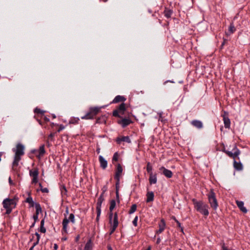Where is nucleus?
<instances>
[{
    "instance_id": "obj_48",
    "label": "nucleus",
    "mask_w": 250,
    "mask_h": 250,
    "mask_svg": "<svg viewBox=\"0 0 250 250\" xmlns=\"http://www.w3.org/2000/svg\"><path fill=\"white\" fill-rule=\"evenodd\" d=\"M64 128V126L63 125H60L58 129L57 130V131L58 132H60V131H61L62 130H63V129Z\"/></svg>"
},
{
    "instance_id": "obj_58",
    "label": "nucleus",
    "mask_w": 250,
    "mask_h": 250,
    "mask_svg": "<svg viewBox=\"0 0 250 250\" xmlns=\"http://www.w3.org/2000/svg\"><path fill=\"white\" fill-rule=\"evenodd\" d=\"M56 124H55L54 123H52L51 124V126L52 127H53Z\"/></svg>"
},
{
    "instance_id": "obj_16",
    "label": "nucleus",
    "mask_w": 250,
    "mask_h": 250,
    "mask_svg": "<svg viewBox=\"0 0 250 250\" xmlns=\"http://www.w3.org/2000/svg\"><path fill=\"white\" fill-rule=\"evenodd\" d=\"M99 160L100 164V167L103 169H105L107 167V162L105 159L101 155L99 157Z\"/></svg>"
},
{
    "instance_id": "obj_24",
    "label": "nucleus",
    "mask_w": 250,
    "mask_h": 250,
    "mask_svg": "<svg viewBox=\"0 0 250 250\" xmlns=\"http://www.w3.org/2000/svg\"><path fill=\"white\" fill-rule=\"evenodd\" d=\"M45 153V151L44 149V145L41 146L39 149V155L37 156V157L39 158H41V157L43 156V155Z\"/></svg>"
},
{
    "instance_id": "obj_38",
    "label": "nucleus",
    "mask_w": 250,
    "mask_h": 250,
    "mask_svg": "<svg viewBox=\"0 0 250 250\" xmlns=\"http://www.w3.org/2000/svg\"><path fill=\"white\" fill-rule=\"evenodd\" d=\"M61 190L62 194H65L67 192V190L65 186L63 185L61 188Z\"/></svg>"
},
{
    "instance_id": "obj_47",
    "label": "nucleus",
    "mask_w": 250,
    "mask_h": 250,
    "mask_svg": "<svg viewBox=\"0 0 250 250\" xmlns=\"http://www.w3.org/2000/svg\"><path fill=\"white\" fill-rule=\"evenodd\" d=\"M41 190L43 193H48L49 192L48 189L45 188H41Z\"/></svg>"
},
{
    "instance_id": "obj_36",
    "label": "nucleus",
    "mask_w": 250,
    "mask_h": 250,
    "mask_svg": "<svg viewBox=\"0 0 250 250\" xmlns=\"http://www.w3.org/2000/svg\"><path fill=\"white\" fill-rule=\"evenodd\" d=\"M79 121V119L78 118H74L72 119H71L70 121H69L70 124H76L78 123V121Z\"/></svg>"
},
{
    "instance_id": "obj_12",
    "label": "nucleus",
    "mask_w": 250,
    "mask_h": 250,
    "mask_svg": "<svg viewBox=\"0 0 250 250\" xmlns=\"http://www.w3.org/2000/svg\"><path fill=\"white\" fill-rule=\"evenodd\" d=\"M159 170L162 172L167 178H170L172 177L173 173L169 169L166 168L164 167H162L159 168Z\"/></svg>"
},
{
    "instance_id": "obj_42",
    "label": "nucleus",
    "mask_w": 250,
    "mask_h": 250,
    "mask_svg": "<svg viewBox=\"0 0 250 250\" xmlns=\"http://www.w3.org/2000/svg\"><path fill=\"white\" fill-rule=\"evenodd\" d=\"M138 216H136L132 221L133 225L136 227L137 226Z\"/></svg>"
},
{
    "instance_id": "obj_5",
    "label": "nucleus",
    "mask_w": 250,
    "mask_h": 250,
    "mask_svg": "<svg viewBox=\"0 0 250 250\" xmlns=\"http://www.w3.org/2000/svg\"><path fill=\"white\" fill-rule=\"evenodd\" d=\"M3 206L6 209V214H9L12 210V206L14 205V202L12 199L6 198L3 201Z\"/></svg>"
},
{
    "instance_id": "obj_41",
    "label": "nucleus",
    "mask_w": 250,
    "mask_h": 250,
    "mask_svg": "<svg viewBox=\"0 0 250 250\" xmlns=\"http://www.w3.org/2000/svg\"><path fill=\"white\" fill-rule=\"evenodd\" d=\"M101 213V209L97 210V217H96L97 221H98V220H99Z\"/></svg>"
},
{
    "instance_id": "obj_20",
    "label": "nucleus",
    "mask_w": 250,
    "mask_h": 250,
    "mask_svg": "<svg viewBox=\"0 0 250 250\" xmlns=\"http://www.w3.org/2000/svg\"><path fill=\"white\" fill-rule=\"evenodd\" d=\"M69 222V220L66 217H65L64 219L63 220L62 223L63 226L62 229V234L63 233V232L67 233V226Z\"/></svg>"
},
{
    "instance_id": "obj_59",
    "label": "nucleus",
    "mask_w": 250,
    "mask_h": 250,
    "mask_svg": "<svg viewBox=\"0 0 250 250\" xmlns=\"http://www.w3.org/2000/svg\"><path fill=\"white\" fill-rule=\"evenodd\" d=\"M160 242V238H158L157 239V244H159Z\"/></svg>"
},
{
    "instance_id": "obj_28",
    "label": "nucleus",
    "mask_w": 250,
    "mask_h": 250,
    "mask_svg": "<svg viewBox=\"0 0 250 250\" xmlns=\"http://www.w3.org/2000/svg\"><path fill=\"white\" fill-rule=\"evenodd\" d=\"M83 250H92V244L90 240L87 242Z\"/></svg>"
},
{
    "instance_id": "obj_52",
    "label": "nucleus",
    "mask_w": 250,
    "mask_h": 250,
    "mask_svg": "<svg viewBox=\"0 0 250 250\" xmlns=\"http://www.w3.org/2000/svg\"><path fill=\"white\" fill-rule=\"evenodd\" d=\"M44 225V219H42L41 222V225L40 226H43Z\"/></svg>"
},
{
    "instance_id": "obj_34",
    "label": "nucleus",
    "mask_w": 250,
    "mask_h": 250,
    "mask_svg": "<svg viewBox=\"0 0 250 250\" xmlns=\"http://www.w3.org/2000/svg\"><path fill=\"white\" fill-rule=\"evenodd\" d=\"M137 209V205L136 204H133L131 206V208L128 212L129 214L133 213Z\"/></svg>"
},
{
    "instance_id": "obj_56",
    "label": "nucleus",
    "mask_w": 250,
    "mask_h": 250,
    "mask_svg": "<svg viewBox=\"0 0 250 250\" xmlns=\"http://www.w3.org/2000/svg\"><path fill=\"white\" fill-rule=\"evenodd\" d=\"M36 246H34V244H33V246L30 248L29 250H33L34 248Z\"/></svg>"
},
{
    "instance_id": "obj_1",
    "label": "nucleus",
    "mask_w": 250,
    "mask_h": 250,
    "mask_svg": "<svg viewBox=\"0 0 250 250\" xmlns=\"http://www.w3.org/2000/svg\"><path fill=\"white\" fill-rule=\"evenodd\" d=\"M223 151L225 152L229 157L234 159L233 167L234 168L238 171L242 170L243 167L241 162H237L235 159H239L238 156L240 154L241 152L240 150L235 145L232 149V151L223 149Z\"/></svg>"
},
{
    "instance_id": "obj_45",
    "label": "nucleus",
    "mask_w": 250,
    "mask_h": 250,
    "mask_svg": "<svg viewBox=\"0 0 250 250\" xmlns=\"http://www.w3.org/2000/svg\"><path fill=\"white\" fill-rule=\"evenodd\" d=\"M40 231L42 233H45L46 232V229L43 226H40Z\"/></svg>"
},
{
    "instance_id": "obj_63",
    "label": "nucleus",
    "mask_w": 250,
    "mask_h": 250,
    "mask_svg": "<svg viewBox=\"0 0 250 250\" xmlns=\"http://www.w3.org/2000/svg\"><path fill=\"white\" fill-rule=\"evenodd\" d=\"M39 187H40V189H41V188H42V184H41V183H40V184H39Z\"/></svg>"
},
{
    "instance_id": "obj_11",
    "label": "nucleus",
    "mask_w": 250,
    "mask_h": 250,
    "mask_svg": "<svg viewBox=\"0 0 250 250\" xmlns=\"http://www.w3.org/2000/svg\"><path fill=\"white\" fill-rule=\"evenodd\" d=\"M35 208H36V213L35 214H34L33 218L35 222H37L38 221V215L40 213L42 212V208L40 206V205L36 203L35 204Z\"/></svg>"
},
{
    "instance_id": "obj_23",
    "label": "nucleus",
    "mask_w": 250,
    "mask_h": 250,
    "mask_svg": "<svg viewBox=\"0 0 250 250\" xmlns=\"http://www.w3.org/2000/svg\"><path fill=\"white\" fill-rule=\"evenodd\" d=\"M125 100L126 99L124 96L118 95L114 99L113 103H118L121 102H124Z\"/></svg>"
},
{
    "instance_id": "obj_46",
    "label": "nucleus",
    "mask_w": 250,
    "mask_h": 250,
    "mask_svg": "<svg viewBox=\"0 0 250 250\" xmlns=\"http://www.w3.org/2000/svg\"><path fill=\"white\" fill-rule=\"evenodd\" d=\"M107 186H104L102 189V193L101 194H103V195H104V193L107 191Z\"/></svg>"
},
{
    "instance_id": "obj_19",
    "label": "nucleus",
    "mask_w": 250,
    "mask_h": 250,
    "mask_svg": "<svg viewBox=\"0 0 250 250\" xmlns=\"http://www.w3.org/2000/svg\"><path fill=\"white\" fill-rule=\"evenodd\" d=\"M157 174L156 173H151L149 174V182L150 185L155 184L157 183Z\"/></svg>"
},
{
    "instance_id": "obj_35",
    "label": "nucleus",
    "mask_w": 250,
    "mask_h": 250,
    "mask_svg": "<svg viewBox=\"0 0 250 250\" xmlns=\"http://www.w3.org/2000/svg\"><path fill=\"white\" fill-rule=\"evenodd\" d=\"M35 235L36 236L37 238H36V241L34 243V245L37 246V245L39 244V241L40 239V235L38 232H36Z\"/></svg>"
},
{
    "instance_id": "obj_44",
    "label": "nucleus",
    "mask_w": 250,
    "mask_h": 250,
    "mask_svg": "<svg viewBox=\"0 0 250 250\" xmlns=\"http://www.w3.org/2000/svg\"><path fill=\"white\" fill-rule=\"evenodd\" d=\"M174 220L177 225V227H179V228H181V231H183V228L181 227V223L176 219V218L174 217Z\"/></svg>"
},
{
    "instance_id": "obj_17",
    "label": "nucleus",
    "mask_w": 250,
    "mask_h": 250,
    "mask_svg": "<svg viewBox=\"0 0 250 250\" xmlns=\"http://www.w3.org/2000/svg\"><path fill=\"white\" fill-rule=\"evenodd\" d=\"M166 223L163 219L161 220L159 224V229L156 231V233H161L165 229Z\"/></svg>"
},
{
    "instance_id": "obj_7",
    "label": "nucleus",
    "mask_w": 250,
    "mask_h": 250,
    "mask_svg": "<svg viewBox=\"0 0 250 250\" xmlns=\"http://www.w3.org/2000/svg\"><path fill=\"white\" fill-rule=\"evenodd\" d=\"M100 109L98 107H92L90 109L89 112L85 115L82 117V119H91L94 118L99 112Z\"/></svg>"
},
{
    "instance_id": "obj_18",
    "label": "nucleus",
    "mask_w": 250,
    "mask_h": 250,
    "mask_svg": "<svg viewBox=\"0 0 250 250\" xmlns=\"http://www.w3.org/2000/svg\"><path fill=\"white\" fill-rule=\"evenodd\" d=\"M104 200L103 194H101L97 200L96 210L101 209L102 204Z\"/></svg>"
},
{
    "instance_id": "obj_32",
    "label": "nucleus",
    "mask_w": 250,
    "mask_h": 250,
    "mask_svg": "<svg viewBox=\"0 0 250 250\" xmlns=\"http://www.w3.org/2000/svg\"><path fill=\"white\" fill-rule=\"evenodd\" d=\"M34 112L37 114L41 115V117H42L43 116L44 111L37 107L34 109Z\"/></svg>"
},
{
    "instance_id": "obj_31",
    "label": "nucleus",
    "mask_w": 250,
    "mask_h": 250,
    "mask_svg": "<svg viewBox=\"0 0 250 250\" xmlns=\"http://www.w3.org/2000/svg\"><path fill=\"white\" fill-rule=\"evenodd\" d=\"M55 134H56V132H52V133H50V135L48 136L47 144H48V146H50V144L48 143L49 141H53L54 140V138Z\"/></svg>"
},
{
    "instance_id": "obj_27",
    "label": "nucleus",
    "mask_w": 250,
    "mask_h": 250,
    "mask_svg": "<svg viewBox=\"0 0 250 250\" xmlns=\"http://www.w3.org/2000/svg\"><path fill=\"white\" fill-rule=\"evenodd\" d=\"M236 30V28L233 25V23H231L229 28L228 32H226V34L229 35V34L233 33Z\"/></svg>"
},
{
    "instance_id": "obj_14",
    "label": "nucleus",
    "mask_w": 250,
    "mask_h": 250,
    "mask_svg": "<svg viewBox=\"0 0 250 250\" xmlns=\"http://www.w3.org/2000/svg\"><path fill=\"white\" fill-rule=\"evenodd\" d=\"M116 141L118 144H121L122 142H125L128 143H131V140L128 136L119 137L117 138Z\"/></svg>"
},
{
    "instance_id": "obj_40",
    "label": "nucleus",
    "mask_w": 250,
    "mask_h": 250,
    "mask_svg": "<svg viewBox=\"0 0 250 250\" xmlns=\"http://www.w3.org/2000/svg\"><path fill=\"white\" fill-rule=\"evenodd\" d=\"M118 227H116V226H114L113 225H112V227L110 229V233H109V234L111 235L112 234L114 231L115 230H116V229H117Z\"/></svg>"
},
{
    "instance_id": "obj_51",
    "label": "nucleus",
    "mask_w": 250,
    "mask_h": 250,
    "mask_svg": "<svg viewBox=\"0 0 250 250\" xmlns=\"http://www.w3.org/2000/svg\"><path fill=\"white\" fill-rule=\"evenodd\" d=\"M227 42V40L224 39V41L221 44V48L225 45V43Z\"/></svg>"
},
{
    "instance_id": "obj_57",
    "label": "nucleus",
    "mask_w": 250,
    "mask_h": 250,
    "mask_svg": "<svg viewBox=\"0 0 250 250\" xmlns=\"http://www.w3.org/2000/svg\"><path fill=\"white\" fill-rule=\"evenodd\" d=\"M9 182L10 184H11L12 183V181L10 177L9 178Z\"/></svg>"
},
{
    "instance_id": "obj_54",
    "label": "nucleus",
    "mask_w": 250,
    "mask_h": 250,
    "mask_svg": "<svg viewBox=\"0 0 250 250\" xmlns=\"http://www.w3.org/2000/svg\"><path fill=\"white\" fill-rule=\"evenodd\" d=\"M80 235L77 236V237L75 238V241L78 242L80 239Z\"/></svg>"
},
{
    "instance_id": "obj_43",
    "label": "nucleus",
    "mask_w": 250,
    "mask_h": 250,
    "mask_svg": "<svg viewBox=\"0 0 250 250\" xmlns=\"http://www.w3.org/2000/svg\"><path fill=\"white\" fill-rule=\"evenodd\" d=\"M38 182V177H33V179L32 180V184H36Z\"/></svg>"
},
{
    "instance_id": "obj_30",
    "label": "nucleus",
    "mask_w": 250,
    "mask_h": 250,
    "mask_svg": "<svg viewBox=\"0 0 250 250\" xmlns=\"http://www.w3.org/2000/svg\"><path fill=\"white\" fill-rule=\"evenodd\" d=\"M172 13L173 12L171 10L168 9L167 8H166V9L164 11L165 16L167 18H170Z\"/></svg>"
},
{
    "instance_id": "obj_8",
    "label": "nucleus",
    "mask_w": 250,
    "mask_h": 250,
    "mask_svg": "<svg viewBox=\"0 0 250 250\" xmlns=\"http://www.w3.org/2000/svg\"><path fill=\"white\" fill-rule=\"evenodd\" d=\"M123 172V168L122 166L120 164H118L116 166L115 175L114 176L115 179L116 180L117 187L120 184V178Z\"/></svg>"
},
{
    "instance_id": "obj_49",
    "label": "nucleus",
    "mask_w": 250,
    "mask_h": 250,
    "mask_svg": "<svg viewBox=\"0 0 250 250\" xmlns=\"http://www.w3.org/2000/svg\"><path fill=\"white\" fill-rule=\"evenodd\" d=\"M119 187V185L117 187V185H116V197L117 198H119V192H118Z\"/></svg>"
},
{
    "instance_id": "obj_53",
    "label": "nucleus",
    "mask_w": 250,
    "mask_h": 250,
    "mask_svg": "<svg viewBox=\"0 0 250 250\" xmlns=\"http://www.w3.org/2000/svg\"><path fill=\"white\" fill-rule=\"evenodd\" d=\"M58 249V246L57 245V244H55L54 245V250H57Z\"/></svg>"
},
{
    "instance_id": "obj_4",
    "label": "nucleus",
    "mask_w": 250,
    "mask_h": 250,
    "mask_svg": "<svg viewBox=\"0 0 250 250\" xmlns=\"http://www.w3.org/2000/svg\"><path fill=\"white\" fill-rule=\"evenodd\" d=\"M207 196L211 208L214 210H216L218 207V204L216 198L215 193L212 189H211L207 194Z\"/></svg>"
},
{
    "instance_id": "obj_22",
    "label": "nucleus",
    "mask_w": 250,
    "mask_h": 250,
    "mask_svg": "<svg viewBox=\"0 0 250 250\" xmlns=\"http://www.w3.org/2000/svg\"><path fill=\"white\" fill-rule=\"evenodd\" d=\"M146 200L147 203L152 202L154 200V194L152 191H148L146 194Z\"/></svg>"
},
{
    "instance_id": "obj_29",
    "label": "nucleus",
    "mask_w": 250,
    "mask_h": 250,
    "mask_svg": "<svg viewBox=\"0 0 250 250\" xmlns=\"http://www.w3.org/2000/svg\"><path fill=\"white\" fill-rule=\"evenodd\" d=\"M118 224H119V222H118V214H117V213L116 212L114 214L112 225L114 226L115 227V226L118 227Z\"/></svg>"
},
{
    "instance_id": "obj_10",
    "label": "nucleus",
    "mask_w": 250,
    "mask_h": 250,
    "mask_svg": "<svg viewBox=\"0 0 250 250\" xmlns=\"http://www.w3.org/2000/svg\"><path fill=\"white\" fill-rule=\"evenodd\" d=\"M115 206H116V202H115V201L114 200H112L110 201V207H109L110 212L109 213V223L111 224H112V217H113V212H112V211H113V209L115 208Z\"/></svg>"
},
{
    "instance_id": "obj_60",
    "label": "nucleus",
    "mask_w": 250,
    "mask_h": 250,
    "mask_svg": "<svg viewBox=\"0 0 250 250\" xmlns=\"http://www.w3.org/2000/svg\"><path fill=\"white\" fill-rule=\"evenodd\" d=\"M96 151L98 153H99L100 152V148L97 149Z\"/></svg>"
},
{
    "instance_id": "obj_37",
    "label": "nucleus",
    "mask_w": 250,
    "mask_h": 250,
    "mask_svg": "<svg viewBox=\"0 0 250 250\" xmlns=\"http://www.w3.org/2000/svg\"><path fill=\"white\" fill-rule=\"evenodd\" d=\"M68 220H70L72 223H75V216L73 213H71L69 215Z\"/></svg>"
},
{
    "instance_id": "obj_62",
    "label": "nucleus",
    "mask_w": 250,
    "mask_h": 250,
    "mask_svg": "<svg viewBox=\"0 0 250 250\" xmlns=\"http://www.w3.org/2000/svg\"><path fill=\"white\" fill-rule=\"evenodd\" d=\"M37 120H38V122L39 123V124H40V125H42V122H41V121L40 120H39V119H37Z\"/></svg>"
},
{
    "instance_id": "obj_21",
    "label": "nucleus",
    "mask_w": 250,
    "mask_h": 250,
    "mask_svg": "<svg viewBox=\"0 0 250 250\" xmlns=\"http://www.w3.org/2000/svg\"><path fill=\"white\" fill-rule=\"evenodd\" d=\"M236 205L244 213L247 212V209L244 207V202L242 201H236Z\"/></svg>"
},
{
    "instance_id": "obj_33",
    "label": "nucleus",
    "mask_w": 250,
    "mask_h": 250,
    "mask_svg": "<svg viewBox=\"0 0 250 250\" xmlns=\"http://www.w3.org/2000/svg\"><path fill=\"white\" fill-rule=\"evenodd\" d=\"M152 167L151 165V164L150 163V162H147L146 166V171L149 173V174H150L151 173H152Z\"/></svg>"
},
{
    "instance_id": "obj_3",
    "label": "nucleus",
    "mask_w": 250,
    "mask_h": 250,
    "mask_svg": "<svg viewBox=\"0 0 250 250\" xmlns=\"http://www.w3.org/2000/svg\"><path fill=\"white\" fill-rule=\"evenodd\" d=\"M192 202L196 210L203 214L205 217H207L209 214V206L203 201H197L195 199H192Z\"/></svg>"
},
{
    "instance_id": "obj_50",
    "label": "nucleus",
    "mask_w": 250,
    "mask_h": 250,
    "mask_svg": "<svg viewBox=\"0 0 250 250\" xmlns=\"http://www.w3.org/2000/svg\"><path fill=\"white\" fill-rule=\"evenodd\" d=\"M42 117H43V120H44V121L45 122H49V119L47 117H46V116H44V115H43V116H42Z\"/></svg>"
},
{
    "instance_id": "obj_26",
    "label": "nucleus",
    "mask_w": 250,
    "mask_h": 250,
    "mask_svg": "<svg viewBox=\"0 0 250 250\" xmlns=\"http://www.w3.org/2000/svg\"><path fill=\"white\" fill-rule=\"evenodd\" d=\"M25 202L29 204L30 208L35 207V204L33 201L32 197L29 194L28 197L26 198Z\"/></svg>"
},
{
    "instance_id": "obj_39",
    "label": "nucleus",
    "mask_w": 250,
    "mask_h": 250,
    "mask_svg": "<svg viewBox=\"0 0 250 250\" xmlns=\"http://www.w3.org/2000/svg\"><path fill=\"white\" fill-rule=\"evenodd\" d=\"M118 160V153L116 152V153H115L113 156V158H112V161L113 162L114 161H117Z\"/></svg>"
},
{
    "instance_id": "obj_25",
    "label": "nucleus",
    "mask_w": 250,
    "mask_h": 250,
    "mask_svg": "<svg viewBox=\"0 0 250 250\" xmlns=\"http://www.w3.org/2000/svg\"><path fill=\"white\" fill-rule=\"evenodd\" d=\"M29 175L31 177H38L39 171L38 168H34L29 171Z\"/></svg>"
},
{
    "instance_id": "obj_15",
    "label": "nucleus",
    "mask_w": 250,
    "mask_h": 250,
    "mask_svg": "<svg viewBox=\"0 0 250 250\" xmlns=\"http://www.w3.org/2000/svg\"><path fill=\"white\" fill-rule=\"evenodd\" d=\"M191 125L198 129H201L203 127L202 122L199 120H194L191 122Z\"/></svg>"
},
{
    "instance_id": "obj_6",
    "label": "nucleus",
    "mask_w": 250,
    "mask_h": 250,
    "mask_svg": "<svg viewBox=\"0 0 250 250\" xmlns=\"http://www.w3.org/2000/svg\"><path fill=\"white\" fill-rule=\"evenodd\" d=\"M125 104L122 103L116 109L113 111V116L116 117L121 118V115H123L125 110Z\"/></svg>"
},
{
    "instance_id": "obj_9",
    "label": "nucleus",
    "mask_w": 250,
    "mask_h": 250,
    "mask_svg": "<svg viewBox=\"0 0 250 250\" xmlns=\"http://www.w3.org/2000/svg\"><path fill=\"white\" fill-rule=\"evenodd\" d=\"M129 117L130 116H129ZM120 118L121 119L118 120L117 123L118 124L120 125L123 128L126 127L127 125L133 123L131 121V120L129 119V117L126 118H123L121 116V118Z\"/></svg>"
},
{
    "instance_id": "obj_64",
    "label": "nucleus",
    "mask_w": 250,
    "mask_h": 250,
    "mask_svg": "<svg viewBox=\"0 0 250 250\" xmlns=\"http://www.w3.org/2000/svg\"><path fill=\"white\" fill-rule=\"evenodd\" d=\"M62 240L63 241H65V240H66V238H62Z\"/></svg>"
},
{
    "instance_id": "obj_13",
    "label": "nucleus",
    "mask_w": 250,
    "mask_h": 250,
    "mask_svg": "<svg viewBox=\"0 0 250 250\" xmlns=\"http://www.w3.org/2000/svg\"><path fill=\"white\" fill-rule=\"evenodd\" d=\"M228 113L227 112L224 111V114L222 115V117H223V121L224 123V125L225 128H229L230 127V121L228 117L227 116Z\"/></svg>"
},
{
    "instance_id": "obj_2",
    "label": "nucleus",
    "mask_w": 250,
    "mask_h": 250,
    "mask_svg": "<svg viewBox=\"0 0 250 250\" xmlns=\"http://www.w3.org/2000/svg\"><path fill=\"white\" fill-rule=\"evenodd\" d=\"M24 146L20 143L17 145L16 149H13V151L15 152L14 159L12 163V167L13 170H17V167L19 165V163L21 160V156L23 155L24 154Z\"/></svg>"
},
{
    "instance_id": "obj_61",
    "label": "nucleus",
    "mask_w": 250,
    "mask_h": 250,
    "mask_svg": "<svg viewBox=\"0 0 250 250\" xmlns=\"http://www.w3.org/2000/svg\"><path fill=\"white\" fill-rule=\"evenodd\" d=\"M108 250H112L111 247L110 246H108Z\"/></svg>"
},
{
    "instance_id": "obj_55",
    "label": "nucleus",
    "mask_w": 250,
    "mask_h": 250,
    "mask_svg": "<svg viewBox=\"0 0 250 250\" xmlns=\"http://www.w3.org/2000/svg\"><path fill=\"white\" fill-rule=\"evenodd\" d=\"M36 222H34L30 226V228H33L35 225V223H36Z\"/></svg>"
}]
</instances>
